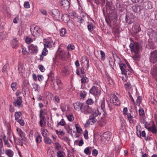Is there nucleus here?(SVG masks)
Wrapping results in <instances>:
<instances>
[{"label":"nucleus","instance_id":"1","mask_svg":"<svg viewBox=\"0 0 157 157\" xmlns=\"http://www.w3.org/2000/svg\"><path fill=\"white\" fill-rule=\"evenodd\" d=\"M30 30L33 36L36 38H42L43 33L40 29L37 26L33 25L30 27Z\"/></svg>","mask_w":157,"mask_h":157},{"label":"nucleus","instance_id":"2","mask_svg":"<svg viewBox=\"0 0 157 157\" xmlns=\"http://www.w3.org/2000/svg\"><path fill=\"white\" fill-rule=\"evenodd\" d=\"M117 16L114 13H109L108 16V19L105 18V21L109 26L112 28L113 25H115L117 22Z\"/></svg>","mask_w":157,"mask_h":157},{"label":"nucleus","instance_id":"3","mask_svg":"<svg viewBox=\"0 0 157 157\" xmlns=\"http://www.w3.org/2000/svg\"><path fill=\"white\" fill-rule=\"evenodd\" d=\"M101 104L98 105V107L97 109V110H98L99 113L98 115L99 116H101V118H105L107 115V113L105 111V102L103 101H100Z\"/></svg>","mask_w":157,"mask_h":157},{"label":"nucleus","instance_id":"4","mask_svg":"<svg viewBox=\"0 0 157 157\" xmlns=\"http://www.w3.org/2000/svg\"><path fill=\"white\" fill-rule=\"evenodd\" d=\"M129 46L132 53L139 52L140 48V44L138 42L134 41L133 40H132Z\"/></svg>","mask_w":157,"mask_h":157},{"label":"nucleus","instance_id":"5","mask_svg":"<svg viewBox=\"0 0 157 157\" xmlns=\"http://www.w3.org/2000/svg\"><path fill=\"white\" fill-rule=\"evenodd\" d=\"M90 93L95 97H98L101 95V91L99 88L94 86L90 89Z\"/></svg>","mask_w":157,"mask_h":157},{"label":"nucleus","instance_id":"6","mask_svg":"<svg viewBox=\"0 0 157 157\" xmlns=\"http://www.w3.org/2000/svg\"><path fill=\"white\" fill-rule=\"evenodd\" d=\"M28 48L31 54H36L38 52V48L37 46L33 44H31L30 46H28Z\"/></svg>","mask_w":157,"mask_h":157},{"label":"nucleus","instance_id":"7","mask_svg":"<svg viewBox=\"0 0 157 157\" xmlns=\"http://www.w3.org/2000/svg\"><path fill=\"white\" fill-rule=\"evenodd\" d=\"M150 62L152 63H155L157 61V51H154L151 53L150 57Z\"/></svg>","mask_w":157,"mask_h":157},{"label":"nucleus","instance_id":"8","mask_svg":"<svg viewBox=\"0 0 157 157\" xmlns=\"http://www.w3.org/2000/svg\"><path fill=\"white\" fill-rule=\"evenodd\" d=\"M83 107V108L81 110L82 112L86 114H87L91 113L92 109L89 105H85Z\"/></svg>","mask_w":157,"mask_h":157},{"label":"nucleus","instance_id":"9","mask_svg":"<svg viewBox=\"0 0 157 157\" xmlns=\"http://www.w3.org/2000/svg\"><path fill=\"white\" fill-rule=\"evenodd\" d=\"M60 4L62 7L65 10H67L69 8L70 3L67 0H62Z\"/></svg>","mask_w":157,"mask_h":157},{"label":"nucleus","instance_id":"10","mask_svg":"<svg viewBox=\"0 0 157 157\" xmlns=\"http://www.w3.org/2000/svg\"><path fill=\"white\" fill-rule=\"evenodd\" d=\"M74 108L77 111H79L80 110L81 111L82 107L83 106V104L80 102H77L74 104Z\"/></svg>","mask_w":157,"mask_h":157},{"label":"nucleus","instance_id":"11","mask_svg":"<svg viewBox=\"0 0 157 157\" xmlns=\"http://www.w3.org/2000/svg\"><path fill=\"white\" fill-rule=\"evenodd\" d=\"M128 68L124 70V73H122V74L124 75L125 77H129L131 74L132 70L130 67V66L129 64H127Z\"/></svg>","mask_w":157,"mask_h":157},{"label":"nucleus","instance_id":"12","mask_svg":"<svg viewBox=\"0 0 157 157\" xmlns=\"http://www.w3.org/2000/svg\"><path fill=\"white\" fill-rule=\"evenodd\" d=\"M22 97H18L17 99L13 102V105L15 106L20 107L22 104Z\"/></svg>","mask_w":157,"mask_h":157},{"label":"nucleus","instance_id":"13","mask_svg":"<svg viewBox=\"0 0 157 157\" xmlns=\"http://www.w3.org/2000/svg\"><path fill=\"white\" fill-rule=\"evenodd\" d=\"M52 16L57 20L59 19L60 17V12L57 9H53L52 11Z\"/></svg>","mask_w":157,"mask_h":157},{"label":"nucleus","instance_id":"14","mask_svg":"<svg viewBox=\"0 0 157 157\" xmlns=\"http://www.w3.org/2000/svg\"><path fill=\"white\" fill-rule=\"evenodd\" d=\"M149 30L150 32L149 34L150 39H157V33L155 32L152 29H150Z\"/></svg>","mask_w":157,"mask_h":157},{"label":"nucleus","instance_id":"15","mask_svg":"<svg viewBox=\"0 0 157 157\" xmlns=\"http://www.w3.org/2000/svg\"><path fill=\"white\" fill-rule=\"evenodd\" d=\"M133 10L135 12H137L141 13V11L142 10V8L140 5H136L132 6V7Z\"/></svg>","mask_w":157,"mask_h":157},{"label":"nucleus","instance_id":"16","mask_svg":"<svg viewBox=\"0 0 157 157\" xmlns=\"http://www.w3.org/2000/svg\"><path fill=\"white\" fill-rule=\"evenodd\" d=\"M80 16V21L81 22H83L84 21H86L88 20L89 15L83 12L81 13Z\"/></svg>","mask_w":157,"mask_h":157},{"label":"nucleus","instance_id":"17","mask_svg":"<svg viewBox=\"0 0 157 157\" xmlns=\"http://www.w3.org/2000/svg\"><path fill=\"white\" fill-rule=\"evenodd\" d=\"M149 131L151 132L153 134H155L157 132V129L155 125L153 123L152 127H148L146 128Z\"/></svg>","mask_w":157,"mask_h":157},{"label":"nucleus","instance_id":"18","mask_svg":"<svg viewBox=\"0 0 157 157\" xmlns=\"http://www.w3.org/2000/svg\"><path fill=\"white\" fill-rule=\"evenodd\" d=\"M113 102L114 105H118L120 104V101L118 98L115 95H113L112 96Z\"/></svg>","mask_w":157,"mask_h":157},{"label":"nucleus","instance_id":"19","mask_svg":"<svg viewBox=\"0 0 157 157\" xmlns=\"http://www.w3.org/2000/svg\"><path fill=\"white\" fill-rule=\"evenodd\" d=\"M5 154L8 157H13L14 155L13 151L10 149H6Z\"/></svg>","mask_w":157,"mask_h":157},{"label":"nucleus","instance_id":"20","mask_svg":"<svg viewBox=\"0 0 157 157\" xmlns=\"http://www.w3.org/2000/svg\"><path fill=\"white\" fill-rule=\"evenodd\" d=\"M99 112L98 110H97L95 112H94L92 114L90 115L89 117L90 118H92L93 119H96L97 121L98 119V116H99Z\"/></svg>","mask_w":157,"mask_h":157},{"label":"nucleus","instance_id":"21","mask_svg":"<svg viewBox=\"0 0 157 157\" xmlns=\"http://www.w3.org/2000/svg\"><path fill=\"white\" fill-rule=\"evenodd\" d=\"M132 56L133 59L135 60L138 61L140 59V56L139 53V52L137 53L133 52Z\"/></svg>","mask_w":157,"mask_h":157},{"label":"nucleus","instance_id":"22","mask_svg":"<svg viewBox=\"0 0 157 157\" xmlns=\"http://www.w3.org/2000/svg\"><path fill=\"white\" fill-rule=\"evenodd\" d=\"M47 40L48 41L45 42V43L44 44L45 47H52L53 46V41L52 40Z\"/></svg>","mask_w":157,"mask_h":157},{"label":"nucleus","instance_id":"23","mask_svg":"<svg viewBox=\"0 0 157 157\" xmlns=\"http://www.w3.org/2000/svg\"><path fill=\"white\" fill-rule=\"evenodd\" d=\"M140 122L141 123L144 124L145 127L146 128H147V123L145 120V118L144 117L141 116L140 117Z\"/></svg>","mask_w":157,"mask_h":157},{"label":"nucleus","instance_id":"24","mask_svg":"<svg viewBox=\"0 0 157 157\" xmlns=\"http://www.w3.org/2000/svg\"><path fill=\"white\" fill-rule=\"evenodd\" d=\"M133 31L134 33H137L141 30L140 25H135L132 28Z\"/></svg>","mask_w":157,"mask_h":157},{"label":"nucleus","instance_id":"25","mask_svg":"<svg viewBox=\"0 0 157 157\" xmlns=\"http://www.w3.org/2000/svg\"><path fill=\"white\" fill-rule=\"evenodd\" d=\"M119 64L120 68L121 70V73H124V70L127 69L126 65L123 63H120Z\"/></svg>","mask_w":157,"mask_h":157},{"label":"nucleus","instance_id":"26","mask_svg":"<svg viewBox=\"0 0 157 157\" xmlns=\"http://www.w3.org/2000/svg\"><path fill=\"white\" fill-rule=\"evenodd\" d=\"M11 44L13 48H16L18 47V43L17 40H12Z\"/></svg>","mask_w":157,"mask_h":157},{"label":"nucleus","instance_id":"27","mask_svg":"<svg viewBox=\"0 0 157 157\" xmlns=\"http://www.w3.org/2000/svg\"><path fill=\"white\" fill-rule=\"evenodd\" d=\"M143 7L146 10L151 9L152 8L151 4L149 2H145L143 4Z\"/></svg>","mask_w":157,"mask_h":157},{"label":"nucleus","instance_id":"28","mask_svg":"<svg viewBox=\"0 0 157 157\" xmlns=\"http://www.w3.org/2000/svg\"><path fill=\"white\" fill-rule=\"evenodd\" d=\"M151 74L154 76L157 77V67H153L151 71Z\"/></svg>","mask_w":157,"mask_h":157},{"label":"nucleus","instance_id":"29","mask_svg":"<svg viewBox=\"0 0 157 157\" xmlns=\"http://www.w3.org/2000/svg\"><path fill=\"white\" fill-rule=\"evenodd\" d=\"M91 147H86L84 150V152L86 155H89L91 153Z\"/></svg>","mask_w":157,"mask_h":157},{"label":"nucleus","instance_id":"30","mask_svg":"<svg viewBox=\"0 0 157 157\" xmlns=\"http://www.w3.org/2000/svg\"><path fill=\"white\" fill-rule=\"evenodd\" d=\"M54 83L55 84H56L59 86L60 88H62L63 87V85L61 82V80L59 79H56L55 80Z\"/></svg>","mask_w":157,"mask_h":157},{"label":"nucleus","instance_id":"31","mask_svg":"<svg viewBox=\"0 0 157 157\" xmlns=\"http://www.w3.org/2000/svg\"><path fill=\"white\" fill-rule=\"evenodd\" d=\"M18 69L19 73H23L25 71V69L23 65L19 63L18 65Z\"/></svg>","mask_w":157,"mask_h":157},{"label":"nucleus","instance_id":"32","mask_svg":"<svg viewBox=\"0 0 157 157\" xmlns=\"http://www.w3.org/2000/svg\"><path fill=\"white\" fill-rule=\"evenodd\" d=\"M113 31L115 34H118L120 32L119 30V26L117 25H116L113 27Z\"/></svg>","mask_w":157,"mask_h":157},{"label":"nucleus","instance_id":"33","mask_svg":"<svg viewBox=\"0 0 157 157\" xmlns=\"http://www.w3.org/2000/svg\"><path fill=\"white\" fill-rule=\"evenodd\" d=\"M133 19L131 18L130 17L127 15L125 16V21L127 23L129 24H131L133 22Z\"/></svg>","mask_w":157,"mask_h":157},{"label":"nucleus","instance_id":"34","mask_svg":"<svg viewBox=\"0 0 157 157\" xmlns=\"http://www.w3.org/2000/svg\"><path fill=\"white\" fill-rule=\"evenodd\" d=\"M97 121L96 119H93L92 118H90L89 117V119L87 121V123H89L90 124L92 125Z\"/></svg>","mask_w":157,"mask_h":157},{"label":"nucleus","instance_id":"35","mask_svg":"<svg viewBox=\"0 0 157 157\" xmlns=\"http://www.w3.org/2000/svg\"><path fill=\"white\" fill-rule=\"evenodd\" d=\"M17 132L18 135L21 137L24 135H25V133H24L21 129L18 128H16Z\"/></svg>","mask_w":157,"mask_h":157},{"label":"nucleus","instance_id":"36","mask_svg":"<svg viewBox=\"0 0 157 157\" xmlns=\"http://www.w3.org/2000/svg\"><path fill=\"white\" fill-rule=\"evenodd\" d=\"M136 133L138 136H142L143 137H145L146 134L144 131H143L142 132L140 131H137Z\"/></svg>","mask_w":157,"mask_h":157},{"label":"nucleus","instance_id":"37","mask_svg":"<svg viewBox=\"0 0 157 157\" xmlns=\"http://www.w3.org/2000/svg\"><path fill=\"white\" fill-rule=\"evenodd\" d=\"M82 60L84 61V63H86V64L87 66V68L89 66V60L88 59L86 56H83L82 58Z\"/></svg>","mask_w":157,"mask_h":157},{"label":"nucleus","instance_id":"38","mask_svg":"<svg viewBox=\"0 0 157 157\" xmlns=\"http://www.w3.org/2000/svg\"><path fill=\"white\" fill-rule=\"evenodd\" d=\"M148 45L149 47L151 49H154L155 47V45L151 40L148 41Z\"/></svg>","mask_w":157,"mask_h":157},{"label":"nucleus","instance_id":"39","mask_svg":"<svg viewBox=\"0 0 157 157\" xmlns=\"http://www.w3.org/2000/svg\"><path fill=\"white\" fill-rule=\"evenodd\" d=\"M75 125L77 132L78 133H81L82 132V129L80 126L77 124H75Z\"/></svg>","mask_w":157,"mask_h":157},{"label":"nucleus","instance_id":"40","mask_svg":"<svg viewBox=\"0 0 157 157\" xmlns=\"http://www.w3.org/2000/svg\"><path fill=\"white\" fill-rule=\"evenodd\" d=\"M20 140L21 141L22 143L26 144L27 142V140L25 137V135H24L20 138Z\"/></svg>","mask_w":157,"mask_h":157},{"label":"nucleus","instance_id":"41","mask_svg":"<svg viewBox=\"0 0 157 157\" xmlns=\"http://www.w3.org/2000/svg\"><path fill=\"white\" fill-rule=\"evenodd\" d=\"M44 141L47 144H50L52 143L51 140L49 137H46L44 139Z\"/></svg>","mask_w":157,"mask_h":157},{"label":"nucleus","instance_id":"42","mask_svg":"<svg viewBox=\"0 0 157 157\" xmlns=\"http://www.w3.org/2000/svg\"><path fill=\"white\" fill-rule=\"evenodd\" d=\"M17 86V84L16 82H13L11 83V87L13 91H15L16 90Z\"/></svg>","mask_w":157,"mask_h":157},{"label":"nucleus","instance_id":"43","mask_svg":"<svg viewBox=\"0 0 157 157\" xmlns=\"http://www.w3.org/2000/svg\"><path fill=\"white\" fill-rule=\"evenodd\" d=\"M111 133L109 132H108L104 134V136L106 139V140L108 141L111 138Z\"/></svg>","mask_w":157,"mask_h":157},{"label":"nucleus","instance_id":"44","mask_svg":"<svg viewBox=\"0 0 157 157\" xmlns=\"http://www.w3.org/2000/svg\"><path fill=\"white\" fill-rule=\"evenodd\" d=\"M64 152L61 150H59L57 153V157H63Z\"/></svg>","mask_w":157,"mask_h":157},{"label":"nucleus","instance_id":"45","mask_svg":"<svg viewBox=\"0 0 157 157\" xmlns=\"http://www.w3.org/2000/svg\"><path fill=\"white\" fill-rule=\"evenodd\" d=\"M22 113L21 112H17L15 113L14 115L15 120H17L21 115Z\"/></svg>","mask_w":157,"mask_h":157},{"label":"nucleus","instance_id":"46","mask_svg":"<svg viewBox=\"0 0 157 157\" xmlns=\"http://www.w3.org/2000/svg\"><path fill=\"white\" fill-rule=\"evenodd\" d=\"M40 120L39 122V124L41 127H42L43 123H45V121H44L45 117L43 116L42 117H40Z\"/></svg>","mask_w":157,"mask_h":157},{"label":"nucleus","instance_id":"47","mask_svg":"<svg viewBox=\"0 0 157 157\" xmlns=\"http://www.w3.org/2000/svg\"><path fill=\"white\" fill-rule=\"evenodd\" d=\"M2 140L0 139V154H3L4 152V150L2 148L3 144L2 142Z\"/></svg>","mask_w":157,"mask_h":157},{"label":"nucleus","instance_id":"48","mask_svg":"<svg viewBox=\"0 0 157 157\" xmlns=\"http://www.w3.org/2000/svg\"><path fill=\"white\" fill-rule=\"evenodd\" d=\"M66 34V30L65 29H61L60 31V34L61 36H65Z\"/></svg>","mask_w":157,"mask_h":157},{"label":"nucleus","instance_id":"49","mask_svg":"<svg viewBox=\"0 0 157 157\" xmlns=\"http://www.w3.org/2000/svg\"><path fill=\"white\" fill-rule=\"evenodd\" d=\"M65 52L64 51H61L59 52V56L60 58L63 59L65 56Z\"/></svg>","mask_w":157,"mask_h":157},{"label":"nucleus","instance_id":"50","mask_svg":"<svg viewBox=\"0 0 157 157\" xmlns=\"http://www.w3.org/2000/svg\"><path fill=\"white\" fill-rule=\"evenodd\" d=\"M69 16L71 18H74L76 16V13L75 12H72L69 13Z\"/></svg>","mask_w":157,"mask_h":157},{"label":"nucleus","instance_id":"51","mask_svg":"<svg viewBox=\"0 0 157 157\" xmlns=\"http://www.w3.org/2000/svg\"><path fill=\"white\" fill-rule=\"evenodd\" d=\"M33 87L36 91H39L40 90V87L39 85L36 83H34L33 84Z\"/></svg>","mask_w":157,"mask_h":157},{"label":"nucleus","instance_id":"52","mask_svg":"<svg viewBox=\"0 0 157 157\" xmlns=\"http://www.w3.org/2000/svg\"><path fill=\"white\" fill-rule=\"evenodd\" d=\"M57 124L58 125H59L62 126H64L66 124V123L63 119H62L59 122H58Z\"/></svg>","mask_w":157,"mask_h":157},{"label":"nucleus","instance_id":"53","mask_svg":"<svg viewBox=\"0 0 157 157\" xmlns=\"http://www.w3.org/2000/svg\"><path fill=\"white\" fill-rule=\"evenodd\" d=\"M124 87L126 90L129 89L131 87V85L129 82H128L124 84Z\"/></svg>","mask_w":157,"mask_h":157},{"label":"nucleus","instance_id":"54","mask_svg":"<svg viewBox=\"0 0 157 157\" xmlns=\"http://www.w3.org/2000/svg\"><path fill=\"white\" fill-rule=\"evenodd\" d=\"M54 144L55 145V149L56 150L59 151L61 147L60 144L58 142H56L54 143Z\"/></svg>","mask_w":157,"mask_h":157},{"label":"nucleus","instance_id":"55","mask_svg":"<svg viewBox=\"0 0 157 157\" xmlns=\"http://www.w3.org/2000/svg\"><path fill=\"white\" fill-rule=\"evenodd\" d=\"M81 77L82 78L81 80V83H84L88 81L87 78L85 76H82Z\"/></svg>","mask_w":157,"mask_h":157},{"label":"nucleus","instance_id":"56","mask_svg":"<svg viewBox=\"0 0 157 157\" xmlns=\"http://www.w3.org/2000/svg\"><path fill=\"white\" fill-rule=\"evenodd\" d=\"M16 121L19 123L21 125V126H24L25 124V122L22 119H18L17 120H16Z\"/></svg>","mask_w":157,"mask_h":157},{"label":"nucleus","instance_id":"57","mask_svg":"<svg viewBox=\"0 0 157 157\" xmlns=\"http://www.w3.org/2000/svg\"><path fill=\"white\" fill-rule=\"evenodd\" d=\"M42 140L41 136L40 135H38L36 138V141L37 143H40Z\"/></svg>","mask_w":157,"mask_h":157},{"label":"nucleus","instance_id":"58","mask_svg":"<svg viewBox=\"0 0 157 157\" xmlns=\"http://www.w3.org/2000/svg\"><path fill=\"white\" fill-rule=\"evenodd\" d=\"M142 100V97L141 96H139L137 98L136 101V103L137 105H140L141 103Z\"/></svg>","mask_w":157,"mask_h":157},{"label":"nucleus","instance_id":"59","mask_svg":"<svg viewBox=\"0 0 157 157\" xmlns=\"http://www.w3.org/2000/svg\"><path fill=\"white\" fill-rule=\"evenodd\" d=\"M139 115L140 116H143L144 114V109L142 108H140L139 110Z\"/></svg>","mask_w":157,"mask_h":157},{"label":"nucleus","instance_id":"60","mask_svg":"<svg viewBox=\"0 0 157 157\" xmlns=\"http://www.w3.org/2000/svg\"><path fill=\"white\" fill-rule=\"evenodd\" d=\"M87 28L88 30L90 32H92L93 30V25L89 24L87 25Z\"/></svg>","mask_w":157,"mask_h":157},{"label":"nucleus","instance_id":"61","mask_svg":"<svg viewBox=\"0 0 157 157\" xmlns=\"http://www.w3.org/2000/svg\"><path fill=\"white\" fill-rule=\"evenodd\" d=\"M56 133L58 135H60L63 136L64 135L65 133L63 131H59L58 130H55Z\"/></svg>","mask_w":157,"mask_h":157},{"label":"nucleus","instance_id":"62","mask_svg":"<svg viewBox=\"0 0 157 157\" xmlns=\"http://www.w3.org/2000/svg\"><path fill=\"white\" fill-rule=\"evenodd\" d=\"M9 66V65L8 64H6L4 66L3 68L2 69V71L3 72H6L7 71V69L8 67Z\"/></svg>","mask_w":157,"mask_h":157},{"label":"nucleus","instance_id":"63","mask_svg":"<svg viewBox=\"0 0 157 157\" xmlns=\"http://www.w3.org/2000/svg\"><path fill=\"white\" fill-rule=\"evenodd\" d=\"M24 6L25 8L27 9L29 8L30 7L29 3L28 1H26L24 2Z\"/></svg>","mask_w":157,"mask_h":157},{"label":"nucleus","instance_id":"64","mask_svg":"<svg viewBox=\"0 0 157 157\" xmlns=\"http://www.w3.org/2000/svg\"><path fill=\"white\" fill-rule=\"evenodd\" d=\"M86 103L88 105H92L94 103V101L91 98H89L86 101Z\"/></svg>","mask_w":157,"mask_h":157}]
</instances>
